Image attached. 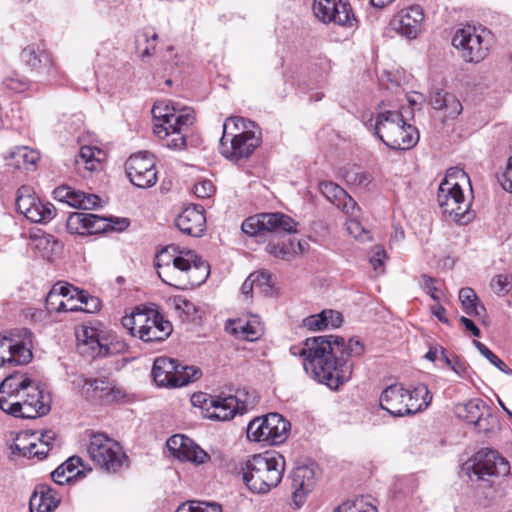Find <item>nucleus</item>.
<instances>
[{
  "mask_svg": "<svg viewBox=\"0 0 512 512\" xmlns=\"http://www.w3.org/2000/svg\"><path fill=\"white\" fill-rule=\"evenodd\" d=\"M290 354L302 358L305 372L319 383L338 389L352 375V358L364 352V345L351 338L347 343L335 335L307 338L289 349Z\"/></svg>",
  "mask_w": 512,
  "mask_h": 512,
  "instance_id": "f257e3e1",
  "label": "nucleus"
},
{
  "mask_svg": "<svg viewBox=\"0 0 512 512\" xmlns=\"http://www.w3.org/2000/svg\"><path fill=\"white\" fill-rule=\"evenodd\" d=\"M160 279L175 288L186 289L203 283L208 277V265L193 251H178L173 245L156 255Z\"/></svg>",
  "mask_w": 512,
  "mask_h": 512,
  "instance_id": "f03ea898",
  "label": "nucleus"
},
{
  "mask_svg": "<svg viewBox=\"0 0 512 512\" xmlns=\"http://www.w3.org/2000/svg\"><path fill=\"white\" fill-rule=\"evenodd\" d=\"M153 132L169 149L181 150L186 147V132L194 124L195 113L190 107L179 103L157 101L151 110Z\"/></svg>",
  "mask_w": 512,
  "mask_h": 512,
  "instance_id": "7ed1b4c3",
  "label": "nucleus"
},
{
  "mask_svg": "<svg viewBox=\"0 0 512 512\" xmlns=\"http://www.w3.org/2000/svg\"><path fill=\"white\" fill-rule=\"evenodd\" d=\"M465 186L469 187L471 193L472 187L466 172L453 167L447 170L437 191V202L442 213L459 224H467L474 217L470 211L472 198L464 194Z\"/></svg>",
  "mask_w": 512,
  "mask_h": 512,
  "instance_id": "20e7f679",
  "label": "nucleus"
},
{
  "mask_svg": "<svg viewBox=\"0 0 512 512\" xmlns=\"http://www.w3.org/2000/svg\"><path fill=\"white\" fill-rule=\"evenodd\" d=\"M285 459L277 452H264L249 457L241 467L242 479L255 494H267L283 478Z\"/></svg>",
  "mask_w": 512,
  "mask_h": 512,
  "instance_id": "39448f33",
  "label": "nucleus"
},
{
  "mask_svg": "<svg viewBox=\"0 0 512 512\" xmlns=\"http://www.w3.org/2000/svg\"><path fill=\"white\" fill-rule=\"evenodd\" d=\"M122 324L132 336L144 342L163 341L172 332L171 323L153 310L137 308L122 318Z\"/></svg>",
  "mask_w": 512,
  "mask_h": 512,
  "instance_id": "423d86ee",
  "label": "nucleus"
},
{
  "mask_svg": "<svg viewBox=\"0 0 512 512\" xmlns=\"http://www.w3.org/2000/svg\"><path fill=\"white\" fill-rule=\"evenodd\" d=\"M471 481L481 482L483 486L492 487L495 479L506 477L510 473L509 462L497 451L481 449L464 465Z\"/></svg>",
  "mask_w": 512,
  "mask_h": 512,
  "instance_id": "0eeeda50",
  "label": "nucleus"
},
{
  "mask_svg": "<svg viewBox=\"0 0 512 512\" xmlns=\"http://www.w3.org/2000/svg\"><path fill=\"white\" fill-rule=\"evenodd\" d=\"M490 44V32L472 25L458 29L452 38V45L461 53L462 58L470 63L482 61L488 55Z\"/></svg>",
  "mask_w": 512,
  "mask_h": 512,
  "instance_id": "6e6552de",
  "label": "nucleus"
},
{
  "mask_svg": "<svg viewBox=\"0 0 512 512\" xmlns=\"http://www.w3.org/2000/svg\"><path fill=\"white\" fill-rule=\"evenodd\" d=\"M202 375L196 366H182L169 357H157L154 360L152 376L159 387L177 388L185 386Z\"/></svg>",
  "mask_w": 512,
  "mask_h": 512,
  "instance_id": "1a4fd4ad",
  "label": "nucleus"
},
{
  "mask_svg": "<svg viewBox=\"0 0 512 512\" xmlns=\"http://www.w3.org/2000/svg\"><path fill=\"white\" fill-rule=\"evenodd\" d=\"M290 423L278 413L256 417L247 426L249 440L266 445L282 444L288 437Z\"/></svg>",
  "mask_w": 512,
  "mask_h": 512,
  "instance_id": "9d476101",
  "label": "nucleus"
},
{
  "mask_svg": "<svg viewBox=\"0 0 512 512\" xmlns=\"http://www.w3.org/2000/svg\"><path fill=\"white\" fill-rule=\"evenodd\" d=\"M87 452L92 461L107 472H117L127 460L120 445L103 433L91 436Z\"/></svg>",
  "mask_w": 512,
  "mask_h": 512,
  "instance_id": "9b49d317",
  "label": "nucleus"
},
{
  "mask_svg": "<svg viewBox=\"0 0 512 512\" xmlns=\"http://www.w3.org/2000/svg\"><path fill=\"white\" fill-rule=\"evenodd\" d=\"M32 333L23 329L19 334L0 335V367L13 368L28 364L33 357Z\"/></svg>",
  "mask_w": 512,
  "mask_h": 512,
  "instance_id": "f8f14e48",
  "label": "nucleus"
},
{
  "mask_svg": "<svg viewBox=\"0 0 512 512\" xmlns=\"http://www.w3.org/2000/svg\"><path fill=\"white\" fill-rule=\"evenodd\" d=\"M81 353L90 357H105L124 352L127 346L122 341H114L113 337L104 335V333L95 327L83 326L77 331Z\"/></svg>",
  "mask_w": 512,
  "mask_h": 512,
  "instance_id": "ddd939ff",
  "label": "nucleus"
},
{
  "mask_svg": "<svg viewBox=\"0 0 512 512\" xmlns=\"http://www.w3.org/2000/svg\"><path fill=\"white\" fill-rule=\"evenodd\" d=\"M51 399L36 383L33 381L25 392H22L15 402L9 406L10 414L14 417L34 419L46 415L50 411Z\"/></svg>",
  "mask_w": 512,
  "mask_h": 512,
  "instance_id": "4468645a",
  "label": "nucleus"
},
{
  "mask_svg": "<svg viewBox=\"0 0 512 512\" xmlns=\"http://www.w3.org/2000/svg\"><path fill=\"white\" fill-rule=\"evenodd\" d=\"M297 223L288 215L276 213H262L250 216L241 225L242 231L249 236H257L264 232H297Z\"/></svg>",
  "mask_w": 512,
  "mask_h": 512,
  "instance_id": "2eb2a0df",
  "label": "nucleus"
},
{
  "mask_svg": "<svg viewBox=\"0 0 512 512\" xmlns=\"http://www.w3.org/2000/svg\"><path fill=\"white\" fill-rule=\"evenodd\" d=\"M17 211L23 214L32 223L45 224L50 222L56 215V209L49 202H42L33 189L29 186H22L17 191Z\"/></svg>",
  "mask_w": 512,
  "mask_h": 512,
  "instance_id": "dca6fc26",
  "label": "nucleus"
},
{
  "mask_svg": "<svg viewBox=\"0 0 512 512\" xmlns=\"http://www.w3.org/2000/svg\"><path fill=\"white\" fill-rule=\"evenodd\" d=\"M125 169L131 183L138 188H150L157 182L155 160L148 152L131 155L126 161Z\"/></svg>",
  "mask_w": 512,
  "mask_h": 512,
  "instance_id": "f3484780",
  "label": "nucleus"
},
{
  "mask_svg": "<svg viewBox=\"0 0 512 512\" xmlns=\"http://www.w3.org/2000/svg\"><path fill=\"white\" fill-rule=\"evenodd\" d=\"M313 12L323 23L351 26L354 21L348 0H314Z\"/></svg>",
  "mask_w": 512,
  "mask_h": 512,
  "instance_id": "a211bd4d",
  "label": "nucleus"
},
{
  "mask_svg": "<svg viewBox=\"0 0 512 512\" xmlns=\"http://www.w3.org/2000/svg\"><path fill=\"white\" fill-rule=\"evenodd\" d=\"M424 11L419 5H412L400 10L391 20V26L399 35L415 39L422 30Z\"/></svg>",
  "mask_w": 512,
  "mask_h": 512,
  "instance_id": "6ab92c4d",
  "label": "nucleus"
},
{
  "mask_svg": "<svg viewBox=\"0 0 512 512\" xmlns=\"http://www.w3.org/2000/svg\"><path fill=\"white\" fill-rule=\"evenodd\" d=\"M317 480V466L301 465L292 472V503L295 508H300L308 494L313 490Z\"/></svg>",
  "mask_w": 512,
  "mask_h": 512,
  "instance_id": "aec40b11",
  "label": "nucleus"
},
{
  "mask_svg": "<svg viewBox=\"0 0 512 512\" xmlns=\"http://www.w3.org/2000/svg\"><path fill=\"white\" fill-rule=\"evenodd\" d=\"M260 138L254 131L233 134L227 144L220 146L221 154L232 161L248 158L258 147Z\"/></svg>",
  "mask_w": 512,
  "mask_h": 512,
  "instance_id": "412c9836",
  "label": "nucleus"
},
{
  "mask_svg": "<svg viewBox=\"0 0 512 512\" xmlns=\"http://www.w3.org/2000/svg\"><path fill=\"white\" fill-rule=\"evenodd\" d=\"M167 447L175 457L194 464H204L210 457L202 448L184 435H173L167 440Z\"/></svg>",
  "mask_w": 512,
  "mask_h": 512,
  "instance_id": "4be33fe9",
  "label": "nucleus"
},
{
  "mask_svg": "<svg viewBox=\"0 0 512 512\" xmlns=\"http://www.w3.org/2000/svg\"><path fill=\"white\" fill-rule=\"evenodd\" d=\"M18 439L16 448L27 458L44 459L49 451L57 445L56 433L53 430L42 431L39 435H33L27 443Z\"/></svg>",
  "mask_w": 512,
  "mask_h": 512,
  "instance_id": "5701e85b",
  "label": "nucleus"
},
{
  "mask_svg": "<svg viewBox=\"0 0 512 512\" xmlns=\"http://www.w3.org/2000/svg\"><path fill=\"white\" fill-rule=\"evenodd\" d=\"M177 228L184 234L200 237L206 230V217L201 206L186 207L176 218Z\"/></svg>",
  "mask_w": 512,
  "mask_h": 512,
  "instance_id": "b1692460",
  "label": "nucleus"
},
{
  "mask_svg": "<svg viewBox=\"0 0 512 512\" xmlns=\"http://www.w3.org/2000/svg\"><path fill=\"white\" fill-rule=\"evenodd\" d=\"M33 380L25 374H11L0 384V409L7 413L11 403L18 399L22 392H25Z\"/></svg>",
  "mask_w": 512,
  "mask_h": 512,
  "instance_id": "393cba45",
  "label": "nucleus"
},
{
  "mask_svg": "<svg viewBox=\"0 0 512 512\" xmlns=\"http://www.w3.org/2000/svg\"><path fill=\"white\" fill-rule=\"evenodd\" d=\"M408 389L400 384L386 387L380 395V406L393 416L407 415Z\"/></svg>",
  "mask_w": 512,
  "mask_h": 512,
  "instance_id": "a878e982",
  "label": "nucleus"
},
{
  "mask_svg": "<svg viewBox=\"0 0 512 512\" xmlns=\"http://www.w3.org/2000/svg\"><path fill=\"white\" fill-rule=\"evenodd\" d=\"M209 406L210 410L207 408V418L219 421L230 420L237 413H242L245 409L244 403L240 402L238 398L233 395L216 397L209 403Z\"/></svg>",
  "mask_w": 512,
  "mask_h": 512,
  "instance_id": "bb28decb",
  "label": "nucleus"
},
{
  "mask_svg": "<svg viewBox=\"0 0 512 512\" xmlns=\"http://www.w3.org/2000/svg\"><path fill=\"white\" fill-rule=\"evenodd\" d=\"M21 60L39 73H50L53 66L51 55L40 44L27 45L21 52Z\"/></svg>",
  "mask_w": 512,
  "mask_h": 512,
  "instance_id": "cd10ccee",
  "label": "nucleus"
},
{
  "mask_svg": "<svg viewBox=\"0 0 512 512\" xmlns=\"http://www.w3.org/2000/svg\"><path fill=\"white\" fill-rule=\"evenodd\" d=\"M418 141V130L404 120L401 125L392 131L390 138H386L383 143L391 149L407 150L414 147Z\"/></svg>",
  "mask_w": 512,
  "mask_h": 512,
  "instance_id": "c85d7f7f",
  "label": "nucleus"
},
{
  "mask_svg": "<svg viewBox=\"0 0 512 512\" xmlns=\"http://www.w3.org/2000/svg\"><path fill=\"white\" fill-rule=\"evenodd\" d=\"M60 503V497L50 486L38 485L29 502L30 512H52Z\"/></svg>",
  "mask_w": 512,
  "mask_h": 512,
  "instance_id": "c756f323",
  "label": "nucleus"
},
{
  "mask_svg": "<svg viewBox=\"0 0 512 512\" xmlns=\"http://www.w3.org/2000/svg\"><path fill=\"white\" fill-rule=\"evenodd\" d=\"M73 384L80 389L83 396L90 399H107L113 390L112 384L106 378L89 379L80 375L73 380Z\"/></svg>",
  "mask_w": 512,
  "mask_h": 512,
  "instance_id": "7c9ffc66",
  "label": "nucleus"
},
{
  "mask_svg": "<svg viewBox=\"0 0 512 512\" xmlns=\"http://www.w3.org/2000/svg\"><path fill=\"white\" fill-rule=\"evenodd\" d=\"M429 101L435 110L444 111L447 119H455L463 110L460 100L454 94L441 89L431 91Z\"/></svg>",
  "mask_w": 512,
  "mask_h": 512,
  "instance_id": "2f4dec72",
  "label": "nucleus"
},
{
  "mask_svg": "<svg viewBox=\"0 0 512 512\" xmlns=\"http://www.w3.org/2000/svg\"><path fill=\"white\" fill-rule=\"evenodd\" d=\"M227 329L236 336L248 341L259 339L263 333V326L256 316H252L249 319L230 320Z\"/></svg>",
  "mask_w": 512,
  "mask_h": 512,
  "instance_id": "473e14b6",
  "label": "nucleus"
},
{
  "mask_svg": "<svg viewBox=\"0 0 512 512\" xmlns=\"http://www.w3.org/2000/svg\"><path fill=\"white\" fill-rule=\"evenodd\" d=\"M404 121L403 115L397 110H384L377 114L374 133L382 142L390 138L392 131Z\"/></svg>",
  "mask_w": 512,
  "mask_h": 512,
  "instance_id": "72a5a7b5",
  "label": "nucleus"
},
{
  "mask_svg": "<svg viewBox=\"0 0 512 512\" xmlns=\"http://www.w3.org/2000/svg\"><path fill=\"white\" fill-rule=\"evenodd\" d=\"M39 159V153L27 146L15 147L6 157L8 166L24 170L33 169Z\"/></svg>",
  "mask_w": 512,
  "mask_h": 512,
  "instance_id": "f704fd0d",
  "label": "nucleus"
},
{
  "mask_svg": "<svg viewBox=\"0 0 512 512\" xmlns=\"http://www.w3.org/2000/svg\"><path fill=\"white\" fill-rule=\"evenodd\" d=\"M65 307L62 312H91L92 308L96 309L98 306V299L91 297L84 291H80L73 287V293H69L65 297Z\"/></svg>",
  "mask_w": 512,
  "mask_h": 512,
  "instance_id": "c9c22d12",
  "label": "nucleus"
},
{
  "mask_svg": "<svg viewBox=\"0 0 512 512\" xmlns=\"http://www.w3.org/2000/svg\"><path fill=\"white\" fill-rule=\"evenodd\" d=\"M432 398L427 385L423 383H419L412 390L408 389L407 415H413L426 409L430 405Z\"/></svg>",
  "mask_w": 512,
  "mask_h": 512,
  "instance_id": "e433bc0d",
  "label": "nucleus"
},
{
  "mask_svg": "<svg viewBox=\"0 0 512 512\" xmlns=\"http://www.w3.org/2000/svg\"><path fill=\"white\" fill-rule=\"evenodd\" d=\"M104 155V152L97 147L82 146L75 159V163L79 169L83 166L89 172L98 171L102 168Z\"/></svg>",
  "mask_w": 512,
  "mask_h": 512,
  "instance_id": "4c0bfd02",
  "label": "nucleus"
},
{
  "mask_svg": "<svg viewBox=\"0 0 512 512\" xmlns=\"http://www.w3.org/2000/svg\"><path fill=\"white\" fill-rule=\"evenodd\" d=\"M266 250L274 257L290 260L295 255L303 252L301 242H295L292 239L282 240L278 242H270L266 246Z\"/></svg>",
  "mask_w": 512,
  "mask_h": 512,
  "instance_id": "58836bf2",
  "label": "nucleus"
},
{
  "mask_svg": "<svg viewBox=\"0 0 512 512\" xmlns=\"http://www.w3.org/2000/svg\"><path fill=\"white\" fill-rule=\"evenodd\" d=\"M73 293V286L69 284L57 283L49 291L45 306L49 313L62 312V308L65 307V297Z\"/></svg>",
  "mask_w": 512,
  "mask_h": 512,
  "instance_id": "ea45409f",
  "label": "nucleus"
},
{
  "mask_svg": "<svg viewBox=\"0 0 512 512\" xmlns=\"http://www.w3.org/2000/svg\"><path fill=\"white\" fill-rule=\"evenodd\" d=\"M483 407V401L475 398L469 400L465 404L456 405L454 411L458 418H461L470 424H477L482 417Z\"/></svg>",
  "mask_w": 512,
  "mask_h": 512,
  "instance_id": "a19ab883",
  "label": "nucleus"
},
{
  "mask_svg": "<svg viewBox=\"0 0 512 512\" xmlns=\"http://www.w3.org/2000/svg\"><path fill=\"white\" fill-rule=\"evenodd\" d=\"M254 127V123L248 121L241 117H229L223 123V135L220 139V146H223L228 143L233 134L244 132V131H252L251 128Z\"/></svg>",
  "mask_w": 512,
  "mask_h": 512,
  "instance_id": "79ce46f5",
  "label": "nucleus"
},
{
  "mask_svg": "<svg viewBox=\"0 0 512 512\" xmlns=\"http://www.w3.org/2000/svg\"><path fill=\"white\" fill-rule=\"evenodd\" d=\"M158 34L151 29H144L137 38V48L141 58L151 57L155 54Z\"/></svg>",
  "mask_w": 512,
  "mask_h": 512,
  "instance_id": "37998d69",
  "label": "nucleus"
},
{
  "mask_svg": "<svg viewBox=\"0 0 512 512\" xmlns=\"http://www.w3.org/2000/svg\"><path fill=\"white\" fill-rule=\"evenodd\" d=\"M86 234H99L109 229H116L110 218L100 217L96 214L86 213Z\"/></svg>",
  "mask_w": 512,
  "mask_h": 512,
  "instance_id": "c03bdc74",
  "label": "nucleus"
},
{
  "mask_svg": "<svg viewBox=\"0 0 512 512\" xmlns=\"http://www.w3.org/2000/svg\"><path fill=\"white\" fill-rule=\"evenodd\" d=\"M459 300L463 310L468 315H480V310L484 309L477 304V295L474 290L469 287L462 288L459 291Z\"/></svg>",
  "mask_w": 512,
  "mask_h": 512,
  "instance_id": "a18cd8bd",
  "label": "nucleus"
},
{
  "mask_svg": "<svg viewBox=\"0 0 512 512\" xmlns=\"http://www.w3.org/2000/svg\"><path fill=\"white\" fill-rule=\"evenodd\" d=\"M271 275L267 272H254L243 282L241 292L245 296H249L255 286H271Z\"/></svg>",
  "mask_w": 512,
  "mask_h": 512,
  "instance_id": "49530a36",
  "label": "nucleus"
},
{
  "mask_svg": "<svg viewBox=\"0 0 512 512\" xmlns=\"http://www.w3.org/2000/svg\"><path fill=\"white\" fill-rule=\"evenodd\" d=\"M419 286L425 293L430 295L434 301H440L442 299L443 291L438 279L423 274L419 278Z\"/></svg>",
  "mask_w": 512,
  "mask_h": 512,
  "instance_id": "de8ad7c7",
  "label": "nucleus"
},
{
  "mask_svg": "<svg viewBox=\"0 0 512 512\" xmlns=\"http://www.w3.org/2000/svg\"><path fill=\"white\" fill-rule=\"evenodd\" d=\"M74 199L75 200H72V207L82 210L95 209L100 206L101 202V199L97 195L85 193L79 190L77 194H74Z\"/></svg>",
  "mask_w": 512,
  "mask_h": 512,
  "instance_id": "09e8293b",
  "label": "nucleus"
},
{
  "mask_svg": "<svg viewBox=\"0 0 512 512\" xmlns=\"http://www.w3.org/2000/svg\"><path fill=\"white\" fill-rule=\"evenodd\" d=\"M473 345L493 366L499 369L501 372L510 375L512 370L498 357L496 356L487 346L478 340H473Z\"/></svg>",
  "mask_w": 512,
  "mask_h": 512,
  "instance_id": "8fccbe9b",
  "label": "nucleus"
},
{
  "mask_svg": "<svg viewBox=\"0 0 512 512\" xmlns=\"http://www.w3.org/2000/svg\"><path fill=\"white\" fill-rule=\"evenodd\" d=\"M334 512H377V509L363 498H357L353 501L342 503Z\"/></svg>",
  "mask_w": 512,
  "mask_h": 512,
  "instance_id": "3c124183",
  "label": "nucleus"
},
{
  "mask_svg": "<svg viewBox=\"0 0 512 512\" xmlns=\"http://www.w3.org/2000/svg\"><path fill=\"white\" fill-rule=\"evenodd\" d=\"M86 213L74 212L66 221L67 230L71 234L86 235Z\"/></svg>",
  "mask_w": 512,
  "mask_h": 512,
  "instance_id": "603ef678",
  "label": "nucleus"
},
{
  "mask_svg": "<svg viewBox=\"0 0 512 512\" xmlns=\"http://www.w3.org/2000/svg\"><path fill=\"white\" fill-rule=\"evenodd\" d=\"M321 193L334 205L341 201L342 196L346 192L343 188L333 182L322 181L319 184Z\"/></svg>",
  "mask_w": 512,
  "mask_h": 512,
  "instance_id": "864d4df0",
  "label": "nucleus"
},
{
  "mask_svg": "<svg viewBox=\"0 0 512 512\" xmlns=\"http://www.w3.org/2000/svg\"><path fill=\"white\" fill-rule=\"evenodd\" d=\"M172 302L175 310L181 314H184L187 318H191L197 313L195 304L184 296H175L172 299Z\"/></svg>",
  "mask_w": 512,
  "mask_h": 512,
  "instance_id": "5fc2aeb1",
  "label": "nucleus"
},
{
  "mask_svg": "<svg viewBox=\"0 0 512 512\" xmlns=\"http://www.w3.org/2000/svg\"><path fill=\"white\" fill-rule=\"evenodd\" d=\"M347 231L355 239L366 241L370 239L369 231L365 230L356 217L349 218L346 222Z\"/></svg>",
  "mask_w": 512,
  "mask_h": 512,
  "instance_id": "6e6d98bb",
  "label": "nucleus"
},
{
  "mask_svg": "<svg viewBox=\"0 0 512 512\" xmlns=\"http://www.w3.org/2000/svg\"><path fill=\"white\" fill-rule=\"evenodd\" d=\"M336 207L342 209V211L349 215L350 218L357 217L359 212V207L356 203V201L347 194V192L344 193V196H342L341 201H339L338 204L335 205Z\"/></svg>",
  "mask_w": 512,
  "mask_h": 512,
  "instance_id": "4d7b16f0",
  "label": "nucleus"
},
{
  "mask_svg": "<svg viewBox=\"0 0 512 512\" xmlns=\"http://www.w3.org/2000/svg\"><path fill=\"white\" fill-rule=\"evenodd\" d=\"M62 465L66 469L69 478L72 480L85 475L83 471L78 470L79 466L82 465V459L78 456L70 457Z\"/></svg>",
  "mask_w": 512,
  "mask_h": 512,
  "instance_id": "13d9d810",
  "label": "nucleus"
},
{
  "mask_svg": "<svg viewBox=\"0 0 512 512\" xmlns=\"http://www.w3.org/2000/svg\"><path fill=\"white\" fill-rule=\"evenodd\" d=\"M345 178L347 183L357 187H366L371 181L370 175L361 171H350Z\"/></svg>",
  "mask_w": 512,
  "mask_h": 512,
  "instance_id": "bf43d9fd",
  "label": "nucleus"
},
{
  "mask_svg": "<svg viewBox=\"0 0 512 512\" xmlns=\"http://www.w3.org/2000/svg\"><path fill=\"white\" fill-rule=\"evenodd\" d=\"M193 192L199 198H208L214 194L215 187L210 180H202L194 185Z\"/></svg>",
  "mask_w": 512,
  "mask_h": 512,
  "instance_id": "052dcab7",
  "label": "nucleus"
},
{
  "mask_svg": "<svg viewBox=\"0 0 512 512\" xmlns=\"http://www.w3.org/2000/svg\"><path fill=\"white\" fill-rule=\"evenodd\" d=\"M78 190H75L69 186L58 187L54 190V198L60 202L67 203L72 206V200L74 199V194H77Z\"/></svg>",
  "mask_w": 512,
  "mask_h": 512,
  "instance_id": "680f3d73",
  "label": "nucleus"
},
{
  "mask_svg": "<svg viewBox=\"0 0 512 512\" xmlns=\"http://www.w3.org/2000/svg\"><path fill=\"white\" fill-rule=\"evenodd\" d=\"M214 397L208 396L204 393L193 394L191 397V403L195 407H199L202 410L203 416L207 418V408L210 409L209 403L212 402Z\"/></svg>",
  "mask_w": 512,
  "mask_h": 512,
  "instance_id": "e2e57ef3",
  "label": "nucleus"
},
{
  "mask_svg": "<svg viewBox=\"0 0 512 512\" xmlns=\"http://www.w3.org/2000/svg\"><path fill=\"white\" fill-rule=\"evenodd\" d=\"M498 181L505 191L512 192V155L508 158L505 171L498 176Z\"/></svg>",
  "mask_w": 512,
  "mask_h": 512,
  "instance_id": "0e129e2a",
  "label": "nucleus"
},
{
  "mask_svg": "<svg viewBox=\"0 0 512 512\" xmlns=\"http://www.w3.org/2000/svg\"><path fill=\"white\" fill-rule=\"evenodd\" d=\"M323 320L327 324V328H337L341 325L343 319L342 314L334 310H323L321 312Z\"/></svg>",
  "mask_w": 512,
  "mask_h": 512,
  "instance_id": "69168bd1",
  "label": "nucleus"
},
{
  "mask_svg": "<svg viewBox=\"0 0 512 512\" xmlns=\"http://www.w3.org/2000/svg\"><path fill=\"white\" fill-rule=\"evenodd\" d=\"M189 506L192 512H222L221 506L217 503L192 501Z\"/></svg>",
  "mask_w": 512,
  "mask_h": 512,
  "instance_id": "338daca9",
  "label": "nucleus"
},
{
  "mask_svg": "<svg viewBox=\"0 0 512 512\" xmlns=\"http://www.w3.org/2000/svg\"><path fill=\"white\" fill-rule=\"evenodd\" d=\"M303 323L309 330L327 329V324L325 320H323L321 313L308 316L304 319Z\"/></svg>",
  "mask_w": 512,
  "mask_h": 512,
  "instance_id": "774afa93",
  "label": "nucleus"
}]
</instances>
